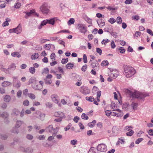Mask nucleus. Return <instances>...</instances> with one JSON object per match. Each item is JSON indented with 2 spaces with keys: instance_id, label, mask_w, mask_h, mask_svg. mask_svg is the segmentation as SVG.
I'll return each mask as SVG.
<instances>
[{
  "instance_id": "nucleus-47",
  "label": "nucleus",
  "mask_w": 153,
  "mask_h": 153,
  "mask_svg": "<svg viewBox=\"0 0 153 153\" xmlns=\"http://www.w3.org/2000/svg\"><path fill=\"white\" fill-rule=\"evenodd\" d=\"M82 118L83 119L87 120L88 119V117L85 113H83L81 115Z\"/></svg>"
},
{
  "instance_id": "nucleus-59",
  "label": "nucleus",
  "mask_w": 153,
  "mask_h": 153,
  "mask_svg": "<svg viewBox=\"0 0 153 153\" xmlns=\"http://www.w3.org/2000/svg\"><path fill=\"white\" fill-rule=\"evenodd\" d=\"M68 62V58L66 59H62V60L61 62L63 64H64Z\"/></svg>"
},
{
  "instance_id": "nucleus-45",
  "label": "nucleus",
  "mask_w": 153,
  "mask_h": 153,
  "mask_svg": "<svg viewBox=\"0 0 153 153\" xmlns=\"http://www.w3.org/2000/svg\"><path fill=\"white\" fill-rule=\"evenodd\" d=\"M29 71L32 74H34L35 72V69L34 67H30L29 69Z\"/></svg>"
},
{
  "instance_id": "nucleus-19",
  "label": "nucleus",
  "mask_w": 153,
  "mask_h": 153,
  "mask_svg": "<svg viewBox=\"0 0 153 153\" xmlns=\"http://www.w3.org/2000/svg\"><path fill=\"white\" fill-rule=\"evenodd\" d=\"M35 10H30V12H27L25 17L26 19H27L28 16H30L32 14L34 13Z\"/></svg>"
},
{
  "instance_id": "nucleus-27",
  "label": "nucleus",
  "mask_w": 153,
  "mask_h": 153,
  "mask_svg": "<svg viewBox=\"0 0 153 153\" xmlns=\"http://www.w3.org/2000/svg\"><path fill=\"white\" fill-rule=\"evenodd\" d=\"M18 128H16V127H15L13 128L11 130V132L16 134H18L19 132V130L18 129Z\"/></svg>"
},
{
  "instance_id": "nucleus-41",
  "label": "nucleus",
  "mask_w": 153,
  "mask_h": 153,
  "mask_svg": "<svg viewBox=\"0 0 153 153\" xmlns=\"http://www.w3.org/2000/svg\"><path fill=\"white\" fill-rule=\"evenodd\" d=\"M74 19L73 18H71L68 22V25L73 24L74 22Z\"/></svg>"
},
{
  "instance_id": "nucleus-52",
  "label": "nucleus",
  "mask_w": 153,
  "mask_h": 153,
  "mask_svg": "<svg viewBox=\"0 0 153 153\" xmlns=\"http://www.w3.org/2000/svg\"><path fill=\"white\" fill-rule=\"evenodd\" d=\"M118 50L120 53H124L125 51V49L122 47H120L118 48Z\"/></svg>"
},
{
  "instance_id": "nucleus-3",
  "label": "nucleus",
  "mask_w": 153,
  "mask_h": 153,
  "mask_svg": "<svg viewBox=\"0 0 153 153\" xmlns=\"http://www.w3.org/2000/svg\"><path fill=\"white\" fill-rule=\"evenodd\" d=\"M76 28L79 29V31L84 34L87 31V27L85 24H79L77 25Z\"/></svg>"
},
{
  "instance_id": "nucleus-31",
  "label": "nucleus",
  "mask_w": 153,
  "mask_h": 153,
  "mask_svg": "<svg viewBox=\"0 0 153 153\" xmlns=\"http://www.w3.org/2000/svg\"><path fill=\"white\" fill-rule=\"evenodd\" d=\"M84 19L88 23L91 24H92V20L91 19L89 18L87 16L84 17Z\"/></svg>"
},
{
  "instance_id": "nucleus-58",
  "label": "nucleus",
  "mask_w": 153,
  "mask_h": 153,
  "mask_svg": "<svg viewBox=\"0 0 153 153\" xmlns=\"http://www.w3.org/2000/svg\"><path fill=\"white\" fill-rule=\"evenodd\" d=\"M83 62L84 63L87 62V57L86 54H84L83 56Z\"/></svg>"
},
{
  "instance_id": "nucleus-62",
  "label": "nucleus",
  "mask_w": 153,
  "mask_h": 153,
  "mask_svg": "<svg viewBox=\"0 0 153 153\" xmlns=\"http://www.w3.org/2000/svg\"><path fill=\"white\" fill-rule=\"evenodd\" d=\"M77 141L76 140H73L71 141V143L72 145H74L77 143Z\"/></svg>"
},
{
  "instance_id": "nucleus-10",
  "label": "nucleus",
  "mask_w": 153,
  "mask_h": 153,
  "mask_svg": "<svg viewBox=\"0 0 153 153\" xmlns=\"http://www.w3.org/2000/svg\"><path fill=\"white\" fill-rule=\"evenodd\" d=\"M51 97L53 102L56 103L58 104L59 102L58 97L57 95L56 94H53L51 96Z\"/></svg>"
},
{
  "instance_id": "nucleus-34",
  "label": "nucleus",
  "mask_w": 153,
  "mask_h": 153,
  "mask_svg": "<svg viewBox=\"0 0 153 153\" xmlns=\"http://www.w3.org/2000/svg\"><path fill=\"white\" fill-rule=\"evenodd\" d=\"M28 97L32 100H34L36 98V96L34 94L32 93L28 94Z\"/></svg>"
},
{
  "instance_id": "nucleus-36",
  "label": "nucleus",
  "mask_w": 153,
  "mask_h": 153,
  "mask_svg": "<svg viewBox=\"0 0 153 153\" xmlns=\"http://www.w3.org/2000/svg\"><path fill=\"white\" fill-rule=\"evenodd\" d=\"M116 21L118 24H120L122 23V20L121 17L119 16L117 18Z\"/></svg>"
},
{
  "instance_id": "nucleus-49",
  "label": "nucleus",
  "mask_w": 153,
  "mask_h": 153,
  "mask_svg": "<svg viewBox=\"0 0 153 153\" xmlns=\"http://www.w3.org/2000/svg\"><path fill=\"white\" fill-rule=\"evenodd\" d=\"M52 80L51 79H46L45 80V83L46 84L50 85L52 83Z\"/></svg>"
},
{
  "instance_id": "nucleus-64",
  "label": "nucleus",
  "mask_w": 153,
  "mask_h": 153,
  "mask_svg": "<svg viewBox=\"0 0 153 153\" xmlns=\"http://www.w3.org/2000/svg\"><path fill=\"white\" fill-rule=\"evenodd\" d=\"M79 117L77 116L75 117L74 118L73 120L76 123H77L79 120Z\"/></svg>"
},
{
  "instance_id": "nucleus-24",
  "label": "nucleus",
  "mask_w": 153,
  "mask_h": 153,
  "mask_svg": "<svg viewBox=\"0 0 153 153\" xmlns=\"http://www.w3.org/2000/svg\"><path fill=\"white\" fill-rule=\"evenodd\" d=\"M131 107H132L133 110H137L138 106V104L135 102H132L131 104Z\"/></svg>"
},
{
  "instance_id": "nucleus-11",
  "label": "nucleus",
  "mask_w": 153,
  "mask_h": 153,
  "mask_svg": "<svg viewBox=\"0 0 153 153\" xmlns=\"http://www.w3.org/2000/svg\"><path fill=\"white\" fill-rule=\"evenodd\" d=\"M91 66L92 67L94 68H95V70H98L99 69V64L96 60H94L91 63Z\"/></svg>"
},
{
  "instance_id": "nucleus-20",
  "label": "nucleus",
  "mask_w": 153,
  "mask_h": 153,
  "mask_svg": "<svg viewBox=\"0 0 153 153\" xmlns=\"http://www.w3.org/2000/svg\"><path fill=\"white\" fill-rule=\"evenodd\" d=\"M48 19L42 21L40 24V25L39 26L38 28L39 29H41L43 26L45 25L46 24L48 23Z\"/></svg>"
},
{
  "instance_id": "nucleus-5",
  "label": "nucleus",
  "mask_w": 153,
  "mask_h": 153,
  "mask_svg": "<svg viewBox=\"0 0 153 153\" xmlns=\"http://www.w3.org/2000/svg\"><path fill=\"white\" fill-rule=\"evenodd\" d=\"M97 149L100 152H105L107 150V147L105 144H101L98 145L97 147Z\"/></svg>"
},
{
  "instance_id": "nucleus-51",
  "label": "nucleus",
  "mask_w": 153,
  "mask_h": 153,
  "mask_svg": "<svg viewBox=\"0 0 153 153\" xmlns=\"http://www.w3.org/2000/svg\"><path fill=\"white\" fill-rule=\"evenodd\" d=\"M46 106L47 107L50 108L52 107V104L51 102H47L45 104Z\"/></svg>"
},
{
  "instance_id": "nucleus-8",
  "label": "nucleus",
  "mask_w": 153,
  "mask_h": 153,
  "mask_svg": "<svg viewBox=\"0 0 153 153\" xmlns=\"http://www.w3.org/2000/svg\"><path fill=\"white\" fill-rule=\"evenodd\" d=\"M80 92L84 94H87L90 93V91L86 87H82L80 90Z\"/></svg>"
},
{
  "instance_id": "nucleus-21",
  "label": "nucleus",
  "mask_w": 153,
  "mask_h": 153,
  "mask_svg": "<svg viewBox=\"0 0 153 153\" xmlns=\"http://www.w3.org/2000/svg\"><path fill=\"white\" fill-rule=\"evenodd\" d=\"M11 84V83L10 82L7 81H4L2 83L1 85L3 87H5L10 85Z\"/></svg>"
},
{
  "instance_id": "nucleus-4",
  "label": "nucleus",
  "mask_w": 153,
  "mask_h": 153,
  "mask_svg": "<svg viewBox=\"0 0 153 153\" xmlns=\"http://www.w3.org/2000/svg\"><path fill=\"white\" fill-rule=\"evenodd\" d=\"M41 11L44 14H48L49 11L48 7V5L47 3H44L40 7Z\"/></svg>"
},
{
  "instance_id": "nucleus-37",
  "label": "nucleus",
  "mask_w": 153,
  "mask_h": 153,
  "mask_svg": "<svg viewBox=\"0 0 153 153\" xmlns=\"http://www.w3.org/2000/svg\"><path fill=\"white\" fill-rule=\"evenodd\" d=\"M8 137V136L6 134H0V137L2 139L6 140Z\"/></svg>"
},
{
  "instance_id": "nucleus-6",
  "label": "nucleus",
  "mask_w": 153,
  "mask_h": 153,
  "mask_svg": "<svg viewBox=\"0 0 153 153\" xmlns=\"http://www.w3.org/2000/svg\"><path fill=\"white\" fill-rule=\"evenodd\" d=\"M19 149L21 151L27 153H32L33 151V149L32 147L25 148L23 146H20Z\"/></svg>"
},
{
  "instance_id": "nucleus-26",
  "label": "nucleus",
  "mask_w": 153,
  "mask_h": 153,
  "mask_svg": "<svg viewBox=\"0 0 153 153\" xmlns=\"http://www.w3.org/2000/svg\"><path fill=\"white\" fill-rule=\"evenodd\" d=\"M11 55L13 57H17L18 58H19L21 56L20 54L18 52H14L11 53Z\"/></svg>"
},
{
  "instance_id": "nucleus-42",
  "label": "nucleus",
  "mask_w": 153,
  "mask_h": 153,
  "mask_svg": "<svg viewBox=\"0 0 153 153\" xmlns=\"http://www.w3.org/2000/svg\"><path fill=\"white\" fill-rule=\"evenodd\" d=\"M101 92L100 91H99L97 92V101L99 102L100 101V99L101 95Z\"/></svg>"
},
{
  "instance_id": "nucleus-33",
  "label": "nucleus",
  "mask_w": 153,
  "mask_h": 153,
  "mask_svg": "<svg viewBox=\"0 0 153 153\" xmlns=\"http://www.w3.org/2000/svg\"><path fill=\"white\" fill-rule=\"evenodd\" d=\"M85 99L87 100L90 102H93L94 100V98L92 96H91L90 97H86Z\"/></svg>"
},
{
  "instance_id": "nucleus-15",
  "label": "nucleus",
  "mask_w": 153,
  "mask_h": 153,
  "mask_svg": "<svg viewBox=\"0 0 153 153\" xmlns=\"http://www.w3.org/2000/svg\"><path fill=\"white\" fill-rule=\"evenodd\" d=\"M54 116L56 117H63L64 114L62 112L59 111L55 112Z\"/></svg>"
},
{
  "instance_id": "nucleus-50",
  "label": "nucleus",
  "mask_w": 153,
  "mask_h": 153,
  "mask_svg": "<svg viewBox=\"0 0 153 153\" xmlns=\"http://www.w3.org/2000/svg\"><path fill=\"white\" fill-rule=\"evenodd\" d=\"M40 43L43 44L45 43L47 41H49L50 40L49 39L41 38L40 39Z\"/></svg>"
},
{
  "instance_id": "nucleus-57",
  "label": "nucleus",
  "mask_w": 153,
  "mask_h": 153,
  "mask_svg": "<svg viewBox=\"0 0 153 153\" xmlns=\"http://www.w3.org/2000/svg\"><path fill=\"white\" fill-rule=\"evenodd\" d=\"M23 104L25 106H27L29 105V102L28 100H25L23 102Z\"/></svg>"
},
{
  "instance_id": "nucleus-55",
  "label": "nucleus",
  "mask_w": 153,
  "mask_h": 153,
  "mask_svg": "<svg viewBox=\"0 0 153 153\" xmlns=\"http://www.w3.org/2000/svg\"><path fill=\"white\" fill-rule=\"evenodd\" d=\"M22 91L21 90H19L17 93V96L18 98H20L21 97Z\"/></svg>"
},
{
  "instance_id": "nucleus-61",
  "label": "nucleus",
  "mask_w": 153,
  "mask_h": 153,
  "mask_svg": "<svg viewBox=\"0 0 153 153\" xmlns=\"http://www.w3.org/2000/svg\"><path fill=\"white\" fill-rule=\"evenodd\" d=\"M54 132L53 133V135L56 134L57 132H58L59 130V127H56L55 129H54Z\"/></svg>"
},
{
  "instance_id": "nucleus-32",
  "label": "nucleus",
  "mask_w": 153,
  "mask_h": 153,
  "mask_svg": "<svg viewBox=\"0 0 153 153\" xmlns=\"http://www.w3.org/2000/svg\"><path fill=\"white\" fill-rule=\"evenodd\" d=\"M74 64L71 63H69L66 65V68L68 69H72L73 67Z\"/></svg>"
},
{
  "instance_id": "nucleus-30",
  "label": "nucleus",
  "mask_w": 153,
  "mask_h": 153,
  "mask_svg": "<svg viewBox=\"0 0 153 153\" xmlns=\"http://www.w3.org/2000/svg\"><path fill=\"white\" fill-rule=\"evenodd\" d=\"M56 19V18H54L51 19H48V23L52 25H54Z\"/></svg>"
},
{
  "instance_id": "nucleus-46",
  "label": "nucleus",
  "mask_w": 153,
  "mask_h": 153,
  "mask_svg": "<svg viewBox=\"0 0 153 153\" xmlns=\"http://www.w3.org/2000/svg\"><path fill=\"white\" fill-rule=\"evenodd\" d=\"M26 137L28 140H31L33 138V136L32 135L30 134H27L26 136Z\"/></svg>"
},
{
  "instance_id": "nucleus-28",
  "label": "nucleus",
  "mask_w": 153,
  "mask_h": 153,
  "mask_svg": "<svg viewBox=\"0 0 153 153\" xmlns=\"http://www.w3.org/2000/svg\"><path fill=\"white\" fill-rule=\"evenodd\" d=\"M118 128L115 126H114L112 128V131L115 135H116L118 133Z\"/></svg>"
},
{
  "instance_id": "nucleus-16",
  "label": "nucleus",
  "mask_w": 153,
  "mask_h": 153,
  "mask_svg": "<svg viewBox=\"0 0 153 153\" xmlns=\"http://www.w3.org/2000/svg\"><path fill=\"white\" fill-rule=\"evenodd\" d=\"M11 99V97L8 95H5L3 97L4 101L6 102H9L10 101Z\"/></svg>"
},
{
  "instance_id": "nucleus-29",
  "label": "nucleus",
  "mask_w": 153,
  "mask_h": 153,
  "mask_svg": "<svg viewBox=\"0 0 153 153\" xmlns=\"http://www.w3.org/2000/svg\"><path fill=\"white\" fill-rule=\"evenodd\" d=\"M8 116V114L6 112H3L0 115V117L4 118H7Z\"/></svg>"
},
{
  "instance_id": "nucleus-56",
  "label": "nucleus",
  "mask_w": 153,
  "mask_h": 153,
  "mask_svg": "<svg viewBox=\"0 0 153 153\" xmlns=\"http://www.w3.org/2000/svg\"><path fill=\"white\" fill-rule=\"evenodd\" d=\"M21 83L20 82H18L16 84H13L14 86L16 88H19L21 85Z\"/></svg>"
},
{
  "instance_id": "nucleus-9",
  "label": "nucleus",
  "mask_w": 153,
  "mask_h": 153,
  "mask_svg": "<svg viewBox=\"0 0 153 153\" xmlns=\"http://www.w3.org/2000/svg\"><path fill=\"white\" fill-rule=\"evenodd\" d=\"M119 74L118 71L117 70H113L111 71L110 76L114 79L116 78Z\"/></svg>"
},
{
  "instance_id": "nucleus-48",
  "label": "nucleus",
  "mask_w": 153,
  "mask_h": 153,
  "mask_svg": "<svg viewBox=\"0 0 153 153\" xmlns=\"http://www.w3.org/2000/svg\"><path fill=\"white\" fill-rule=\"evenodd\" d=\"M109 42L110 40L109 39H103L101 42V43L102 44H104V45H105L108 42Z\"/></svg>"
},
{
  "instance_id": "nucleus-23",
  "label": "nucleus",
  "mask_w": 153,
  "mask_h": 153,
  "mask_svg": "<svg viewBox=\"0 0 153 153\" xmlns=\"http://www.w3.org/2000/svg\"><path fill=\"white\" fill-rule=\"evenodd\" d=\"M23 123V121L20 120H17L15 125V127L17 128H19Z\"/></svg>"
},
{
  "instance_id": "nucleus-63",
  "label": "nucleus",
  "mask_w": 153,
  "mask_h": 153,
  "mask_svg": "<svg viewBox=\"0 0 153 153\" xmlns=\"http://www.w3.org/2000/svg\"><path fill=\"white\" fill-rule=\"evenodd\" d=\"M55 56V54L54 53H52L50 56L51 59H52L53 61L55 59L54 58Z\"/></svg>"
},
{
  "instance_id": "nucleus-53",
  "label": "nucleus",
  "mask_w": 153,
  "mask_h": 153,
  "mask_svg": "<svg viewBox=\"0 0 153 153\" xmlns=\"http://www.w3.org/2000/svg\"><path fill=\"white\" fill-rule=\"evenodd\" d=\"M134 134V131L132 130H131L128 132L126 133V134L127 136H130Z\"/></svg>"
},
{
  "instance_id": "nucleus-18",
  "label": "nucleus",
  "mask_w": 153,
  "mask_h": 153,
  "mask_svg": "<svg viewBox=\"0 0 153 153\" xmlns=\"http://www.w3.org/2000/svg\"><path fill=\"white\" fill-rule=\"evenodd\" d=\"M15 33L18 34L20 33L22 31V27L20 24L15 28Z\"/></svg>"
},
{
  "instance_id": "nucleus-38",
  "label": "nucleus",
  "mask_w": 153,
  "mask_h": 153,
  "mask_svg": "<svg viewBox=\"0 0 153 153\" xmlns=\"http://www.w3.org/2000/svg\"><path fill=\"white\" fill-rule=\"evenodd\" d=\"M97 22L99 25L101 26H104L105 25V22L102 21L100 19L98 20Z\"/></svg>"
},
{
  "instance_id": "nucleus-12",
  "label": "nucleus",
  "mask_w": 153,
  "mask_h": 153,
  "mask_svg": "<svg viewBox=\"0 0 153 153\" xmlns=\"http://www.w3.org/2000/svg\"><path fill=\"white\" fill-rule=\"evenodd\" d=\"M32 87L36 90H40L42 88V86L41 85H39L37 83V82L35 84L32 85Z\"/></svg>"
},
{
  "instance_id": "nucleus-44",
  "label": "nucleus",
  "mask_w": 153,
  "mask_h": 153,
  "mask_svg": "<svg viewBox=\"0 0 153 153\" xmlns=\"http://www.w3.org/2000/svg\"><path fill=\"white\" fill-rule=\"evenodd\" d=\"M108 21L110 23L113 24L116 22V20L113 18H111L108 20Z\"/></svg>"
},
{
  "instance_id": "nucleus-17",
  "label": "nucleus",
  "mask_w": 153,
  "mask_h": 153,
  "mask_svg": "<svg viewBox=\"0 0 153 153\" xmlns=\"http://www.w3.org/2000/svg\"><path fill=\"white\" fill-rule=\"evenodd\" d=\"M37 82L36 78L34 77H32L29 80V84H32V85L35 84Z\"/></svg>"
},
{
  "instance_id": "nucleus-43",
  "label": "nucleus",
  "mask_w": 153,
  "mask_h": 153,
  "mask_svg": "<svg viewBox=\"0 0 153 153\" xmlns=\"http://www.w3.org/2000/svg\"><path fill=\"white\" fill-rule=\"evenodd\" d=\"M3 71H4V72H5L7 74H10L11 72L10 71V70L9 69V68H8L6 69V68H3Z\"/></svg>"
},
{
  "instance_id": "nucleus-25",
  "label": "nucleus",
  "mask_w": 153,
  "mask_h": 153,
  "mask_svg": "<svg viewBox=\"0 0 153 153\" xmlns=\"http://www.w3.org/2000/svg\"><path fill=\"white\" fill-rule=\"evenodd\" d=\"M10 21V19L7 18L6 19V21L3 23L2 26L3 27H5L6 26H8L9 25L8 22Z\"/></svg>"
},
{
  "instance_id": "nucleus-40",
  "label": "nucleus",
  "mask_w": 153,
  "mask_h": 153,
  "mask_svg": "<svg viewBox=\"0 0 153 153\" xmlns=\"http://www.w3.org/2000/svg\"><path fill=\"white\" fill-rule=\"evenodd\" d=\"M51 45H52L51 44H46L44 46V48H45L46 50H49L51 49Z\"/></svg>"
},
{
  "instance_id": "nucleus-60",
  "label": "nucleus",
  "mask_w": 153,
  "mask_h": 153,
  "mask_svg": "<svg viewBox=\"0 0 153 153\" xmlns=\"http://www.w3.org/2000/svg\"><path fill=\"white\" fill-rule=\"evenodd\" d=\"M143 140V138H139L136 140L135 143L137 144H138L140 143V142L142 141Z\"/></svg>"
},
{
  "instance_id": "nucleus-14",
  "label": "nucleus",
  "mask_w": 153,
  "mask_h": 153,
  "mask_svg": "<svg viewBox=\"0 0 153 153\" xmlns=\"http://www.w3.org/2000/svg\"><path fill=\"white\" fill-rule=\"evenodd\" d=\"M45 130L47 132L53 133V131H54V129L53 128V125H50L46 128Z\"/></svg>"
},
{
  "instance_id": "nucleus-35",
  "label": "nucleus",
  "mask_w": 153,
  "mask_h": 153,
  "mask_svg": "<svg viewBox=\"0 0 153 153\" xmlns=\"http://www.w3.org/2000/svg\"><path fill=\"white\" fill-rule=\"evenodd\" d=\"M108 64V62L107 60H104L103 61L101 64V65L102 66H107Z\"/></svg>"
},
{
  "instance_id": "nucleus-54",
  "label": "nucleus",
  "mask_w": 153,
  "mask_h": 153,
  "mask_svg": "<svg viewBox=\"0 0 153 153\" xmlns=\"http://www.w3.org/2000/svg\"><path fill=\"white\" fill-rule=\"evenodd\" d=\"M21 6V4L19 2H18L16 4L14 5L15 8L18 9Z\"/></svg>"
},
{
  "instance_id": "nucleus-7",
  "label": "nucleus",
  "mask_w": 153,
  "mask_h": 153,
  "mask_svg": "<svg viewBox=\"0 0 153 153\" xmlns=\"http://www.w3.org/2000/svg\"><path fill=\"white\" fill-rule=\"evenodd\" d=\"M113 111H115L117 112H119L120 113H116V112H110V113H111V115L114 116H117L118 117H121L122 116L123 113L122 112V111L120 110L119 109H114L113 110Z\"/></svg>"
},
{
  "instance_id": "nucleus-13",
  "label": "nucleus",
  "mask_w": 153,
  "mask_h": 153,
  "mask_svg": "<svg viewBox=\"0 0 153 153\" xmlns=\"http://www.w3.org/2000/svg\"><path fill=\"white\" fill-rule=\"evenodd\" d=\"M37 114H39V116H36V117L40 119L41 120H43L44 117H45V114L40 112L39 111H36L35 113Z\"/></svg>"
},
{
  "instance_id": "nucleus-22",
  "label": "nucleus",
  "mask_w": 153,
  "mask_h": 153,
  "mask_svg": "<svg viewBox=\"0 0 153 153\" xmlns=\"http://www.w3.org/2000/svg\"><path fill=\"white\" fill-rule=\"evenodd\" d=\"M16 64L13 63L11 64L8 67L9 69L10 70H11L13 71H14L16 69Z\"/></svg>"
},
{
  "instance_id": "nucleus-39",
  "label": "nucleus",
  "mask_w": 153,
  "mask_h": 153,
  "mask_svg": "<svg viewBox=\"0 0 153 153\" xmlns=\"http://www.w3.org/2000/svg\"><path fill=\"white\" fill-rule=\"evenodd\" d=\"M39 57V54L38 53H35L31 56V58L33 59H35Z\"/></svg>"
},
{
  "instance_id": "nucleus-2",
  "label": "nucleus",
  "mask_w": 153,
  "mask_h": 153,
  "mask_svg": "<svg viewBox=\"0 0 153 153\" xmlns=\"http://www.w3.org/2000/svg\"><path fill=\"white\" fill-rule=\"evenodd\" d=\"M123 74L127 78H130L136 73L134 69L132 67L128 65L123 66Z\"/></svg>"
},
{
  "instance_id": "nucleus-1",
  "label": "nucleus",
  "mask_w": 153,
  "mask_h": 153,
  "mask_svg": "<svg viewBox=\"0 0 153 153\" xmlns=\"http://www.w3.org/2000/svg\"><path fill=\"white\" fill-rule=\"evenodd\" d=\"M123 91L130 97H132L133 98H135L139 100L143 99L146 97L149 96L148 94L142 93L138 91H135L133 93L131 91L127 89H124Z\"/></svg>"
}]
</instances>
